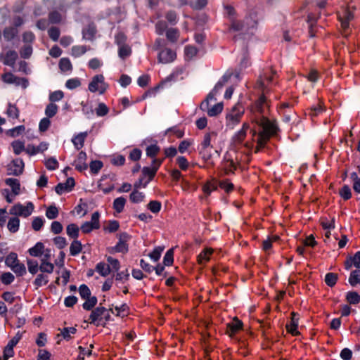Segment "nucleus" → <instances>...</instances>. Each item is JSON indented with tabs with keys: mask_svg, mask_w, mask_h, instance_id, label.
Instances as JSON below:
<instances>
[{
	"mask_svg": "<svg viewBox=\"0 0 360 360\" xmlns=\"http://www.w3.org/2000/svg\"><path fill=\"white\" fill-rule=\"evenodd\" d=\"M44 245L43 243L39 242L36 245L29 249V253L31 256L39 257L43 254Z\"/></svg>",
	"mask_w": 360,
	"mask_h": 360,
	"instance_id": "obj_24",
	"label": "nucleus"
},
{
	"mask_svg": "<svg viewBox=\"0 0 360 360\" xmlns=\"http://www.w3.org/2000/svg\"><path fill=\"white\" fill-rule=\"evenodd\" d=\"M166 35L169 41L174 42L177 40L179 37V32L176 29L172 28L167 31Z\"/></svg>",
	"mask_w": 360,
	"mask_h": 360,
	"instance_id": "obj_60",
	"label": "nucleus"
},
{
	"mask_svg": "<svg viewBox=\"0 0 360 360\" xmlns=\"http://www.w3.org/2000/svg\"><path fill=\"white\" fill-rule=\"evenodd\" d=\"M175 58L176 53L170 49L165 48L158 53V61L163 64L172 63Z\"/></svg>",
	"mask_w": 360,
	"mask_h": 360,
	"instance_id": "obj_9",
	"label": "nucleus"
},
{
	"mask_svg": "<svg viewBox=\"0 0 360 360\" xmlns=\"http://www.w3.org/2000/svg\"><path fill=\"white\" fill-rule=\"evenodd\" d=\"M59 68L63 72L70 71L72 68L70 60L67 58H62L60 60Z\"/></svg>",
	"mask_w": 360,
	"mask_h": 360,
	"instance_id": "obj_36",
	"label": "nucleus"
},
{
	"mask_svg": "<svg viewBox=\"0 0 360 360\" xmlns=\"http://www.w3.org/2000/svg\"><path fill=\"white\" fill-rule=\"evenodd\" d=\"M82 248V243L77 240H74L70 247V255L72 256L77 255L81 252Z\"/></svg>",
	"mask_w": 360,
	"mask_h": 360,
	"instance_id": "obj_30",
	"label": "nucleus"
},
{
	"mask_svg": "<svg viewBox=\"0 0 360 360\" xmlns=\"http://www.w3.org/2000/svg\"><path fill=\"white\" fill-rule=\"evenodd\" d=\"M272 79V77L265 76L264 78H260L257 82L258 87L262 90V95L257 102V110L261 112H263V105L266 103V98L264 94L268 91L267 86Z\"/></svg>",
	"mask_w": 360,
	"mask_h": 360,
	"instance_id": "obj_7",
	"label": "nucleus"
},
{
	"mask_svg": "<svg viewBox=\"0 0 360 360\" xmlns=\"http://www.w3.org/2000/svg\"><path fill=\"white\" fill-rule=\"evenodd\" d=\"M17 77L11 72H6L1 77L2 80L7 84H15Z\"/></svg>",
	"mask_w": 360,
	"mask_h": 360,
	"instance_id": "obj_58",
	"label": "nucleus"
},
{
	"mask_svg": "<svg viewBox=\"0 0 360 360\" xmlns=\"http://www.w3.org/2000/svg\"><path fill=\"white\" fill-rule=\"evenodd\" d=\"M174 250L173 249H169L165 254L164 259H163V263L165 266H170L172 264L174 259Z\"/></svg>",
	"mask_w": 360,
	"mask_h": 360,
	"instance_id": "obj_54",
	"label": "nucleus"
},
{
	"mask_svg": "<svg viewBox=\"0 0 360 360\" xmlns=\"http://www.w3.org/2000/svg\"><path fill=\"white\" fill-rule=\"evenodd\" d=\"M2 283L5 285H9L12 283L15 280V276L10 272H5L2 274L0 277Z\"/></svg>",
	"mask_w": 360,
	"mask_h": 360,
	"instance_id": "obj_46",
	"label": "nucleus"
},
{
	"mask_svg": "<svg viewBox=\"0 0 360 360\" xmlns=\"http://www.w3.org/2000/svg\"><path fill=\"white\" fill-rule=\"evenodd\" d=\"M244 112L245 109L242 105L240 103L235 105L231 111L226 115V127L230 129H234L235 127L240 122Z\"/></svg>",
	"mask_w": 360,
	"mask_h": 360,
	"instance_id": "obj_3",
	"label": "nucleus"
},
{
	"mask_svg": "<svg viewBox=\"0 0 360 360\" xmlns=\"http://www.w3.org/2000/svg\"><path fill=\"white\" fill-rule=\"evenodd\" d=\"M232 77V74L231 72H226L224 75V76L219 80V82L216 84L212 92L210 94H213V97H214L222 88L228 84L229 81L231 79Z\"/></svg>",
	"mask_w": 360,
	"mask_h": 360,
	"instance_id": "obj_12",
	"label": "nucleus"
},
{
	"mask_svg": "<svg viewBox=\"0 0 360 360\" xmlns=\"http://www.w3.org/2000/svg\"><path fill=\"white\" fill-rule=\"evenodd\" d=\"M81 85L80 80L78 78L68 79L65 83V86L69 89H74Z\"/></svg>",
	"mask_w": 360,
	"mask_h": 360,
	"instance_id": "obj_55",
	"label": "nucleus"
},
{
	"mask_svg": "<svg viewBox=\"0 0 360 360\" xmlns=\"http://www.w3.org/2000/svg\"><path fill=\"white\" fill-rule=\"evenodd\" d=\"M79 292L82 298L86 299L91 296V291L87 285L83 284L79 288Z\"/></svg>",
	"mask_w": 360,
	"mask_h": 360,
	"instance_id": "obj_63",
	"label": "nucleus"
},
{
	"mask_svg": "<svg viewBox=\"0 0 360 360\" xmlns=\"http://www.w3.org/2000/svg\"><path fill=\"white\" fill-rule=\"evenodd\" d=\"M129 198L131 202L139 203L143 200L145 195L143 193L135 190L130 194Z\"/></svg>",
	"mask_w": 360,
	"mask_h": 360,
	"instance_id": "obj_38",
	"label": "nucleus"
},
{
	"mask_svg": "<svg viewBox=\"0 0 360 360\" xmlns=\"http://www.w3.org/2000/svg\"><path fill=\"white\" fill-rule=\"evenodd\" d=\"M76 332L77 329L75 327H67L60 330V335L65 340H69L72 338L71 335L75 334Z\"/></svg>",
	"mask_w": 360,
	"mask_h": 360,
	"instance_id": "obj_33",
	"label": "nucleus"
},
{
	"mask_svg": "<svg viewBox=\"0 0 360 360\" xmlns=\"http://www.w3.org/2000/svg\"><path fill=\"white\" fill-rule=\"evenodd\" d=\"M212 100H216L215 98L213 97V94H209L206 100L202 101L200 104L201 110L206 111L207 115L210 117L217 116L220 114L223 110V104L221 103H218L214 104L213 106L210 107L209 103Z\"/></svg>",
	"mask_w": 360,
	"mask_h": 360,
	"instance_id": "obj_5",
	"label": "nucleus"
},
{
	"mask_svg": "<svg viewBox=\"0 0 360 360\" xmlns=\"http://www.w3.org/2000/svg\"><path fill=\"white\" fill-rule=\"evenodd\" d=\"M12 271H14L18 276H23L26 274V268L23 264L18 262L15 266L11 268Z\"/></svg>",
	"mask_w": 360,
	"mask_h": 360,
	"instance_id": "obj_48",
	"label": "nucleus"
},
{
	"mask_svg": "<svg viewBox=\"0 0 360 360\" xmlns=\"http://www.w3.org/2000/svg\"><path fill=\"white\" fill-rule=\"evenodd\" d=\"M79 229L75 224H70L66 228V232L68 236L76 239L79 236Z\"/></svg>",
	"mask_w": 360,
	"mask_h": 360,
	"instance_id": "obj_28",
	"label": "nucleus"
},
{
	"mask_svg": "<svg viewBox=\"0 0 360 360\" xmlns=\"http://www.w3.org/2000/svg\"><path fill=\"white\" fill-rule=\"evenodd\" d=\"M6 184L9 186L12 191L14 194V195H16L20 192V183L19 181L17 179L14 178H8L5 181Z\"/></svg>",
	"mask_w": 360,
	"mask_h": 360,
	"instance_id": "obj_22",
	"label": "nucleus"
},
{
	"mask_svg": "<svg viewBox=\"0 0 360 360\" xmlns=\"http://www.w3.org/2000/svg\"><path fill=\"white\" fill-rule=\"evenodd\" d=\"M292 318L290 324H287L286 327L288 329V331L291 333L293 335H297L299 334V332L297 330V326H298V318H297V314L295 312H292L291 314Z\"/></svg>",
	"mask_w": 360,
	"mask_h": 360,
	"instance_id": "obj_18",
	"label": "nucleus"
},
{
	"mask_svg": "<svg viewBox=\"0 0 360 360\" xmlns=\"http://www.w3.org/2000/svg\"><path fill=\"white\" fill-rule=\"evenodd\" d=\"M106 309L103 307H96L91 311L89 322L90 323H95L96 321H100Z\"/></svg>",
	"mask_w": 360,
	"mask_h": 360,
	"instance_id": "obj_17",
	"label": "nucleus"
},
{
	"mask_svg": "<svg viewBox=\"0 0 360 360\" xmlns=\"http://www.w3.org/2000/svg\"><path fill=\"white\" fill-rule=\"evenodd\" d=\"M57 112L58 106L53 103H49L45 109V114L48 117H53L57 113Z\"/></svg>",
	"mask_w": 360,
	"mask_h": 360,
	"instance_id": "obj_45",
	"label": "nucleus"
},
{
	"mask_svg": "<svg viewBox=\"0 0 360 360\" xmlns=\"http://www.w3.org/2000/svg\"><path fill=\"white\" fill-rule=\"evenodd\" d=\"M86 153L81 151L78 155L77 160L75 161V167L78 170L82 171L87 168V165L86 164Z\"/></svg>",
	"mask_w": 360,
	"mask_h": 360,
	"instance_id": "obj_19",
	"label": "nucleus"
},
{
	"mask_svg": "<svg viewBox=\"0 0 360 360\" xmlns=\"http://www.w3.org/2000/svg\"><path fill=\"white\" fill-rule=\"evenodd\" d=\"M28 271L32 274H35L39 270V266L37 261L27 260V262Z\"/></svg>",
	"mask_w": 360,
	"mask_h": 360,
	"instance_id": "obj_50",
	"label": "nucleus"
},
{
	"mask_svg": "<svg viewBox=\"0 0 360 360\" xmlns=\"http://www.w3.org/2000/svg\"><path fill=\"white\" fill-rule=\"evenodd\" d=\"M226 326L227 333L229 336H233L242 328L243 323L237 318H234L230 323H227Z\"/></svg>",
	"mask_w": 360,
	"mask_h": 360,
	"instance_id": "obj_13",
	"label": "nucleus"
},
{
	"mask_svg": "<svg viewBox=\"0 0 360 360\" xmlns=\"http://www.w3.org/2000/svg\"><path fill=\"white\" fill-rule=\"evenodd\" d=\"M346 299L350 304H356L360 302V295L356 292H349L346 295Z\"/></svg>",
	"mask_w": 360,
	"mask_h": 360,
	"instance_id": "obj_39",
	"label": "nucleus"
},
{
	"mask_svg": "<svg viewBox=\"0 0 360 360\" xmlns=\"http://www.w3.org/2000/svg\"><path fill=\"white\" fill-rule=\"evenodd\" d=\"M350 178L353 181V189L355 192L360 193V177L356 172H352L350 174Z\"/></svg>",
	"mask_w": 360,
	"mask_h": 360,
	"instance_id": "obj_42",
	"label": "nucleus"
},
{
	"mask_svg": "<svg viewBox=\"0 0 360 360\" xmlns=\"http://www.w3.org/2000/svg\"><path fill=\"white\" fill-rule=\"evenodd\" d=\"M160 151V148L156 144H153L147 147L146 155L149 157H155Z\"/></svg>",
	"mask_w": 360,
	"mask_h": 360,
	"instance_id": "obj_59",
	"label": "nucleus"
},
{
	"mask_svg": "<svg viewBox=\"0 0 360 360\" xmlns=\"http://www.w3.org/2000/svg\"><path fill=\"white\" fill-rule=\"evenodd\" d=\"M129 236L126 233H122L120 234L119 242L114 248L115 251L118 252H122V253L127 252L128 250V245L127 244V241L129 240Z\"/></svg>",
	"mask_w": 360,
	"mask_h": 360,
	"instance_id": "obj_10",
	"label": "nucleus"
},
{
	"mask_svg": "<svg viewBox=\"0 0 360 360\" xmlns=\"http://www.w3.org/2000/svg\"><path fill=\"white\" fill-rule=\"evenodd\" d=\"M49 282L48 276L46 275H44L43 274H40L37 275V278H35L34 281V285L36 286V288H38L41 285H44L47 284Z\"/></svg>",
	"mask_w": 360,
	"mask_h": 360,
	"instance_id": "obj_37",
	"label": "nucleus"
},
{
	"mask_svg": "<svg viewBox=\"0 0 360 360\" xmlns=\"http://www.w3.org/2000/svg\"><path fill=\"white\" fill-rule=\"evenodd\" d=\"M75 186V180L72 178H68L65 183L58 184L56 188V192L60 195L65 192H69Z\"/></svg>",
	"mask_w": 360,
	"mask_h": 360,
	"instance_id": "obj_11",
	"label": "nucleus"
},
{
	"mask_svg": "<svg viewBox=\"0 0 360 360\" xmlns=\"http://www.w3.org/2000/svg\"><path fill=\"white\" fill-rule=\"evenodd\" d=\"M34 210V205L29 202L26 205L18 203L13 205L9 210V213L14 216H21L23 217H27L32 213Z\"/></svg>",
	"mask_w": 360,
	"mask_h": 360,
	"instance_id": "obj_6",
	"label": "nucleus"
},
{
	"mask_svg": "<svg viewBox=\"0 0 360 360\" xmlns=\"http://www.w3.org/2000/svg\"><path fill=\"white\" fill-rule=\"evenodd\" d=\"M338 278V274L335 273H328L325 276V282L328 286L333 287L335 285Z\"/></svg>",
	"mask_w": 360,
	"mask_h": 360,
	"instance_id": "obj_41",
	"label": "nucleus"
},
{
	"mask_svg": "<svg viewBox=\"0 0 360 360\" xmlns=\"http://www.w3.org/2000/svg\"><path fill=\"white\" fill-rule=\"evenodd\" d=\"M7 227L10 232H17L20 227V219L18 217H11L8 220Z\"/></svg>",
	"mask_w": 360,
	"mask_h": 360,
	"instance_id": "obj_26",
	"label": "nucleus"
},
{
	"mask_svg": "<svg viewBox=\"0 0 360 360\" xmlns=\"http://www.w3.org/2000/svg\"><path fill=\"white\" fill-rule=\"evenodd\" d=\"M44 220L39 217H34L32 223V227L34 231H39L43 226Z\"/></svg>",
	"mask_w": 360,
	"mask_h": 360,
	"instance_id": "obj_57",
	"label": "nucleus"
},
{
	"mask_svg": "<svg viewBox=\"0 0 360 360\" xmlns=\"http://www.w3.org/2000/svg\"><path fill=\"white\" fill-rule=\"evenodd\" d=\"M96 271L99 273L102 276H107L110 272V267L109 264L103 262H100L96 264Z\"/></svg>",
	"mask_w": 360,
	"mask_h": 360,
	"instance_id": "obj_25",
	"label": "nucleus"
},
{
	"mask_svg": "<svg viewBox=\"0 0 360 360\" xmlns=\"http://www.w3.org/2000/svg\"><path fill=\"white\" fill-rule=\"evenodd\" d=\"M257 23L255 16H248L243 20L233 21L231 30L238 32V35H241V38L246 39L253 34Z\"/></svg>",
	"mask_w": 360,
	"mask_h": 360,
	"instance_id": "obj_1",
	"label": "nucleus"
},
{
	"mask_svg": "<svg viewBox=\"0 0 360 360\" xmlns=\"http://www.w3.org/2000/svg\"><path fill=\"white\" fill-rule=\"evenodd\" d=\"M17 33L18 30L16 27H6L4 31V37L6 40L9 41L13 39L15 36L17 34Z\"/></svg>",
	"mask_w": 360,
	"mask_h": 360,
	"instance_id": "obj_35",
	"label": "nucleus"
},
{
	"mask_svg": "<svg viewBox=\"0 0 360 360\" xmlns=\"http://www.w3.org/2000/svg\"><path fill=\"white\" fill-rule=\"evenodd\" d=\"M85 300H86V301L83 304V308L86 310L91 309L93 307H94V306L97 303V298L94 296H93V297L90 296V297L86 298Z\"/></svg>",
	"mask_w": 360,
	"mask_h": 360,
	"instance_id": "obj_44",
	"label": "nucleus"
},
{
	"mask_svg": "<svg viewBox=\"0 0 360 360\" xmlns=\"http://www.w3.org/2000/svg\"><path fill=\"white\" fill-rule=\"evenodd\" d=\"M163 247H157L153 250V251L151 253H150L149 257L154 262H158L161 256V253L163 251Z\"/></svg>",
	"mask_w": 360,
	"mask_h": 360,
	"instance_id": "obj_53",
	"label": "nucleus"
},
{
	"mask_svg": "<svg viewBox=\"0 0 360 360\" xmlns=\"http://www.w3.org/2000/svg\"><path fill=\"white\" fill-rule=\"evenodd\" d=\"M58 215V210L56 206H50L47 208L46 216L49 219H56Z\"/></svg>",
	"mask_w": 360,
	"mask_h": 360,
	"instance_id": "obj_51",
	"label": "nucleus"
},
{
	"mask_svg": "<svg viewBox=\"0 0 360 360\" xmlns=\"http://www.w3.org/2000/svg\"><path fill=\"white\" fill-rule=\"evenodd\" d=\"M250 125L247 122L243 124L242 128L238 131L233 136V141L235 143H241L246 136L247 131L249 129Z\"/></svg>",
	"mask_w": 360,
	"mask_h": 360,
	"instance_id": "obj_16",
	"label": "nucleus"
},
{
	"mask_svg": "<svg viewBox=\"0 0 360 360\" xmlns=\"http://www.w3.org/2000/svg\"><path fill=\"white\" fill-rule=\"evenodd\" d=\"M96 32V27L94 25H89L82 32L83 38L86 40H93Z\"/></svg>",
	"mask_w": 360,
	"mask_h": 360,
	"instance_id": "obj_23",
	"label": "nucleus"
},
{
	"mask_svg": "<svg viewBox=\"0 0 360 360\" xmlns=\"http://www.w3.org/2000/svg\"><path fill=\"white\" fill-rule=\"evenodd\" d=\"M108 88V84L105 82V77L101 74L94 76L88 86L89 91L98 92L99 94H103Z\"/></svg>",
	"mask_w": 360,
	"mask_h": 360,
	"instance_id": "obj_4",
	"label": "nucleus"
},
{
	"mask_svg": "<svg viewBox=\"0 0 360 360\" xmlns=\"http://www.w3.org/2000/svg\"><path fill=\"white\" fill-rule=\"evenodd\" d=\"M13 152L16 155H19L22 151L25 150V144L20 141H15L12 143Z\"/></svg>",
	"mask_w": 360,
	"mask_h": 360,
	"instance_id": "obj_49",
	"label": "nucleus"
},
{
	"mask_svg": "<svg viewBox=\"0 0 360 360\" xmlns=\"http://www.w3.org/2000/svg\"><path fill=\"white\" fill-rule=\"evenodd\" d=\"M212 252H213V250L212 248H205L198 256V263L200 264H203L207 262L210 260V256L212 255Z\"/></svg>",
	"mask_w": 360,
	"mask_h": 360,
	"instance_id": "obj_21",
	"label": "nucleus"
},
{
	"mask_svg": "<svg viewBox=\"0 0 360 360\" xmlns=\"http://www.w3.org/2000/svg\"><path fill=\"white\" fill-rule=\"evenodd\" d=\"M354 18L353 14L349 10H344L339 14V19L341 22V26L344 30L349 27V22Z\"/></svg>",
	"mask_w": 360,
	"mask_h": 360,
	"instance_id": "obj_15",
	"label": "nucleus"
},
{
	"mask_svg": "<svg viewBox=\"0 0 360 360\" xmlns=\"http://www.w3.org/2000/svg\"><path fill=\"white\" fill-rule=\"evenodd\" d=\"M32 53V48L30 44L25 45L20 51V56L24 58H28Z\"/></svg>",
	"mask_w": 360,
	"mask_h": 360,
	"instance_id": "obj_64",
	"label": "nucleus"
},
{
	"mask_svg": "<svg viewBox=\"0 0 360 360\" xmlns=\"http://www.w3.org/2000/svg\"><path fill=\"white\" fill-rule=\"evenodd\" d=\"M87 51L85 46H75L72 48V55L75 57H79Z\"/></svg>",
	"mask_w": 360,
	"mask_h": 360,
	"instance_id": "obj_52",
	"label": "nucleus"
},
{
	"mask_svg": "<svg viewBox=\"0 0 360 360\" xmlns=\"http://www.w3.org/2000/svg\"><path fill=\"white\" fill-rule=\"evenodd\" d=\"M23 169L24 162L22 160L17 158L8 165L7 173L8 175L18 176L22 173Z\"/></svg>",
	"mask_w": 360,
	"mask_h": 360,
	"instance_id": "obj_8",
	"label": "nucleus"
},
{
	"mask_svg": "<svg viewBox=\"0 0 360 360\" xmlns=\"http://www.w3.org/2000/svg\"><path fill=\"white\" fill-rule=\"evenodd\" d=\"M348 281L352 286L360 284V270L352 271L349 277Z\"/></svg>",
	"mask_w": 360,
	"mask_h": 360,
	"instance_id": "obj_29",
	"label": "nucleus"
},
{
	"mask_svg": "<svg viewBox=\"0 0 360 360\" xmlns=\"http://www.w3.org/2000/svg\"><path fill=\"white\" fill-rule=\"evenodd\" d=\"M86 136V132H82L72 138V141L77 150H79L83 147Z\"/></svg>",
	"mask_w": 360,
	"mask_h": 360,
	"instance_id": "obj_20",
	"label": "nucleus"
},
{
	"mask_svg": "<svg viewBox=\"0 0 360 360\" xmlns=\"http://www.w3.org/2000/svg\"><path fill=\"white\" fill-rule=\"evenodd\" d=\"M54 270V264L45 261H41L39 271L42 273L51 274Z\"/></svg>",
	"mask_w": 360,
	"mask_h": 360,
	"instance_id": "obj_31",
	"label": "nucleus"
},
{
	"mask_svg": "<svg viewBox=\"0 0 360 360\" xmlns=\"http://www.w3.org/2000/svg\"><path fill=\"white\" fill-rule=\"evenodd\" d=\"M161 203L157 200H152L148 204V208L153 213H158L161 209Z\"/></svg>",
	"mask_w": 360,
	"mask_h": 360,
	"instance_id": "obj_56",
	"label": "nucleus"
},
{
	"mask_svg": "<svg viewBox=\"0 0 360 360\" xmlns=\"http://www.w3.org/2000/svg\"><path fill=\"white\" fill-rule=\"evenodd\" d=\"M46 168L49 170H55L58 167V162L54 158H50L45 162Z\"/></svg>",
	"mask_w": 360,
	"mask_h": 360,
	"instance_id": "obj_61",
	"label": "nucleus"
},
{
	"mask_svg": "<svg viewBox=\"0 0 360 360\" xmlns=\"http://www.w3.org/2000/svg\"><path fill=\"white\" fill-rule=\"evenodd\" d=\"M18 262V255L15 252H11L5 259V264L9 268H12Z\"/></svg>",
	"mask_w": 360,
	"mask_h": 360,
	"instance_id": "obj_32",
	"label": "nucleus"
},
{
	"mask_svg": "<svg viewBox=\"0 0 360 360\" xmlns=\"http://www.w3.org/2000/svg\"><path fill=\"white\" fill-rule=\"evenodd\" d=\"M109 109L103 103H100L96 108V113L98 117H103L108 113Z\"/></svg>",
	"mask_w": 360,
	"mask_h": 360,
	"instance_id": "obj_47",
	"label": "nucleus"
},
{
	"mask_svg": "<svg viewBox=\"0 0 360 360\" xmlns=\"http://www.w3.org/2000/svg\"><path fill=\"white\" fill-rule=\"evenodd\" d=\"M155 169H153L152 167H143L142 169V173L143 176H148L149 177V179L146 181L143 186V188L146 186V185L148 184V182L154 177V176L156 174Z\"/></svg>",
	"mask_w": 360,
	"mask_h": 360,
	"instance_id": "obj_34",
	"label": "nucleus"
},
{
	"mask_svg": "<svg viewBox=\"0 0 360 360\" xmlns=\"http://www.w3.org/2000/svg\"><path fill=\"white\" fill-rule=\"evenodd\" d=\"M263 131L259 132L257 139V148L255 152H258L259 149L265 145L269 140L270 136L276 132V127L274 124L269 120L264 119L261 123Z\"/></svg>",
	"mask_w": 360,
	"mask_h": 360,
	"instance_id": "obj_2",
	"label": "nucleus"
},
{
	"mask_svg": "<svg viewBox=\"0 0 360 360\" xmlns=\"http://www.w3.org/2000/svg\"><path fill=\"white\" fill-rule=\"evenodd\" d=\"M7 115L13 119H17L19 116V110L14 105L9 104L6 110Z\"/></svg>",
	"mask_w": 360,
	"mask_h": 360,
	"instance_id": "obj_43",
	"label": "nucleus"
},
{
	"mask_svg": "<svg viewBox=\"0 0 360 360\" xmlns=\"http://www.w3.org/2000/svg\"><path fill=\"white\" fill-rule=\"evenodd\" d=\"M0 58L4 65L13 67L18 58V53L15 51H8L4 57Z\"/></svg>",
	"mask_w": 360,
	"mask_h": 360,
	"instance_id": "obj_14",
	"label": "nucleus"
},
{
	"mask_svg": "<svg viewBox=\"0 0 360 360\" xmlns=\"http://www.w3.org/2000/svg\"><path fill=\"white\" fill-rule=\"evenodd\" d=\"M126 202V199L123 197L117 198L114 200L113 208L117 212L120 213L123 211Z\"/></svg>",
	"mask_w": 360,
	"mask_h": 360,
	"instance_id": "obj_27",
	"label": "nucleus"
},
{
	"mask_svg": "<svg viewBox=\"0 0 360 360\" xmlns=\"http://www.w3.org/2000/svg\"><path fill=\"white\" fill-rule=\"evenodd\" d=\"M340 196L345 199L348 200L352 196L351 189L347 185H345L339 192Z\"/></svg>",
	"mask_w": 360,
	"mask_h": 360,
	"instance_id": "obj_62",
	"label": "nucleus"
},
{
	"mask_svg": "<svg viewBox=\"0 0 360 360\" xmlns=\"http://www.w3.org/2000/svg\"><path fill=\"white\" fill-rule=\"evenodd\" d=\"M131 53V48L129 46L125 44L119 46L118 55L121 58L124 59L129 56Z\"/></svg>",
	"mask_w": 360,
	"mask_h": 360,
	"instance_id": "obj_40",
	"label": "nucleus"
}]
</instances>
